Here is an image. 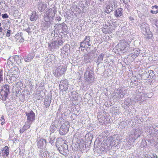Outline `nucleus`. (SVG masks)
Instances as JSON below:
<instances>
[{
  "label": "nucleus",
  "mask_w": 158,
  "mask_h": 158,
  "mask_svg": "<svg viewBox=\"0 0 158 158\" xmlns=\"http://www.w3.org/2000/svg\"><path fill=\"white\" fill-rule=\"evenodd\" d=\"M56 13L55 8L47 9L44 16V26L46 28L49 27L53 24L54 18Z\"/></svg>",
  "instance_id": "1"
},
{
  "label": "nucleus",
  "mask_w": 158,
  "mask_h": 158,
  "mask_svg": "<svg viewBox=\"0 0 158 158\" xmlns=\"http://www.w3.org/2000/svg\"><path fill=\"white\" fill-rule=\"evenodd\" d=\"M140 27L146 39L148 40L152 38V35L149 31V25L148 24L143 23L140 25Z\"/></svg>",
  "instance_id": "2"
},
{
  "label": "nucleus",
  "mask_w": 158,
  "mask_h": 158,
  "mask_svg": "<svg viewBox=\"0 0 158 158\" xmlns=\"http://www.w3.org/2000/svg\"><path fill=\"white\" fill-rule=\"evenodd\" d=\"M94 71L89 68H87L84 74L85 80L87 82V84H92L94 81Z\"/></svg>",
  "instance_id": "3"
},
{
  "label": "nucleus",
  "mask_w": 158,
  "mask_h": 158,
  "mask_svg": "<svg viewBox=\"0 0 158 158\" xmlns=\"http://www.w3.org/2000/svg\"><path fill=\"white\" fill-rule=\"evenodd\" d=\"M66 68V65L64 64H59L54 71V75L56 77H59L61 76L65 72Z\"/></svg>",
  "instance_id": "4"
},
{
  "label": "nucleus",
  "mask_w": 158,
  "mask_h": 158,
  "mask_svg": "<svg viewBox=\"0 0 158 158\" xmlns=\"http://www.w3.org/2000/svg\"><path fill=\"white\" fill-rule=\"evenodd\" d=\"M9 86L5 85L2 86L0 92V94L2 98L1 99L3 101H6L7 97L8 95L10 94Z\"/></svg>",
  "instance_id": "5"
},
{
  "label": "nucleus",
  "mask_w": 158,
  "mask_h": 158,
  "mask_svg": "<svg viewBox=\"0 0 158 158\" xmlns=\"http://www.w3.org/2000/svg\"><path fill=\"white\" fill-rule=\"evenodd\" d=\"M92 37L89 36H86L83 40L80 43V48H85L90 46L92 44Z\"/></svg>",
  "instance_id": "6"
},
{
  "label": "nucleus",
  "mask_w": 158,
  "mask_h": 158,
  "mask_svg": "<svg viewBox=\"0 0 158 158\" xmlns=\"http://www.w3.org/2000/svg\"><path fill=\"white\" fill-rule=\"evenodd\" d=\"M125 94L124 90L122 88H119L114 91L111 95L116 100H117L122 98Z\"/></svg>",
  "instance_id": "7"
},
{
  "label": "nucleus",
  "mask_w": 158,
  "mask_h": 158,
  "mask_svg": "<svg viewBox=\"0 0 158 158\" xmlns=\"http://www.w3.org/2000/svg\"><path fill=\"white\" fill-rule=\"evenodd\" d=\"M69 122H65L63 123L60 128L59 132L61 135H64L67 133L69 127Z\"/></svg>",
  "instance_id": "8"
},
{
  "label": "nucleus",
  "mask_w": 158,
  "mask_h": 158,
  "mask_svg": "<svg viewBox=\"0 0 158 158\" xmlns=\"http://www.w3.org/2000/svg\"><path fill=\"white\" fill-rule=\"evenodd\" d=\"M117 46L121 51L124 52L127 51L128 48L129 46V45L125 40H122L118 43Z\"/></svg>",
  "instance_id": "9"
},
{
  "label": "nucleus",
  "mask_w": 158,
  "mask_h": 158,
  "mask_svg": "<svg viewBox=\"0 0 158 158\" xmlns=\"http://www.w3.org/2000/svg\"><path fill=\"white\" fill-rule=\"evenodd\" d=\"M68 148V145L65 143L59 147L58 148V149L60 153L66 156L69 153Z\"/></svg>",
  "instance_id": "10"
},
{
  "label": "nucleus",
  "mask_w": 158,
  "mask_h": 158,
  "mask_svg": "<svg viewBox=\"0 0 158 158\" xmlns=\"http://www.w3.org/2000/svg\"><path fill=\"white\" fill-rule=\"evenodd\" d=\"M25 113L27 117V121L32 123L35 120V114L32 110H31L28 112H26Z\"/></svg>",
  "instance_id": "11"
},
{
  "label": "nucleus",
  "mask_w": 158,
  "mask_h": 158,
  "mask_svg": "<svg viewBox=\"0 0 158 158\" xmlns=\"http://www.w3.org/2000/svg\"><path fill=\"white\" fill-rule=\"evenodd\" d=\"M149 128V132L150 134H156L157 133L158 130V123H152L151 126L148 127Z\"/></svg>",
  "instance_id": "12"
},
{
  "label": "nucleus",
  "mask_w": 158,
  "mask_h": 158,
  "mask_svg": "<svg viewBox=\"0 0 158 158\" xmlns=\"http://www.w3.org/2000/svg\"><path fill=\"white\" fill-rule=\"evenodd\" d=\"M68 82L66 79L62 80L60 84V88L61 90L66 91L68 89Z\"/></svg>",
  "instance_id": "13"
},
{
  "label": "nucleus",
  "mask_w": 158,
  "mask_h": 158,
  "mask_svg": "<svg viewBox=\"0 0 158 158\" xmlns=\"http://www.w3.org/2000/svg\"><path fill=\"white\" fill-rule=\"evenodd\" d=\"M129 135L130 137L135 140L140 136L139 130L133 129L130 132Z\"/></svg>",
  "instance_id": "14"
},
{
  "label": "nucleus",
  "mask_w": 158,
  "mask_h": 158,
  "mask_svg": "<svg viewBox=\"0 0 158 158\" xmlns=\"http://www.w3.org/2000/svg\"><path fill=\"white\" fill-rule=\"evenodd\" d=\"M144 94L143 93H139L135 97L134 101H135V103L136 102H138L140 101H141V102H143L145 100L144 97Z\"/></svg>",
  "instance_id": "15"
},
{
  "label": "nucleus",
  "mask_w": 158,
  "mask_h": 158,
  "mask_svg": "<svg viewBox=\"0 0 158 158\" xmlns=\"http://www.w3.org/2000/svg\"><path fill=\"white\" fill-rule=\"evenodd\" d=\"M35 54L33 52H30L27 56L23 57L25 62H31L34 58L35 56Z\"/></svg>",
  "instance_id": "16"
},
{
  "label": "nucleus",
  "mask_w": 158,
  "mask_h": 158,
  "mask_svg": "<svg viewBox=\"0 0 158 158\" xmlns=\"http://www.w3.org/2000/svg\"><path fill=\"white\" fill-rule=\"evenodd\" d=\"M46 144V141L43 139H38L37 140V145L39 148H42Z\"/></svg>",
  "instance_id": "17"
},
{
  "label": "nucleus",
  "mask_w": 158,
  "mask_h": 158,
  "mask_svg": "<svg viewBox=\"0 0 158 158\" xmlns=\"http://www.w3.org/2000/svg\"><path fill=\"white\" fill-rule=\"evenodd\" d=\"M47 7V5L44 2H39L37 4V8L39 11L40 12L43 11Z\"/></svg>",
  "instance_id": "18"
},
{
  "label": "nucleus",
  "mask_w": 158,
  "mask_h": 158,
  "mask_svg": "<svg viewBox=\"0 0 158 158\" xmlns=\"http://www.w3.org/2000/svg\"><path fill=\"white\" fill-rule=\"evenodd\" d=\"M115 2L114 1L110 3L109 5H108L105 10V12L108 13L112 11L113 10V7L115 6Z\"/></svg>",
  "instance_id": "19"
},
{
  "label": "nucleus",
  "mask_w": 158,
  "mask_h": 158,
  "mask_svg": "<svg viewBox=\"0 0 158 158\" xmlns=\"http://www.w3.org/2000/svg\"><path fill=\"white\" fill-rule=\"evenodd\" d=\"M123 9L121 8H118L114 12V16L117 18L123 15Z\"/></svg>",
  "instance_id": "20"
},
{
  "label": "nucleus",
  "mask_w": 158,
  "mask_h": 158,
  "mask_svg": "<svg viewBox=\"0 0 158 158\" xmlns=\"http://www.w3.org/2000/svg\"><path fill=\"white\" fill-rule=\"evenodd\" d=\"M9 148L7 146H6L2 149V152L1 154L4 158L7 157L9 155Z\"/></svg>",
  "instance_id": "21"
},
{
  "label": "nucleus",
  "mask_w": 158,
  "mask_h": 158,
  "mask_svg": "<svg viewBox=\"0 0 158 158\" xmlns=\"http://www.w3.org/2000/svg\"><path fill=\"white\" fill-rule=\"evenodd\" d=\"M12 75H15L16 77H18L19 75V69L17 66H14L11 68Z\"/></svg>",
  "instance_id": "22"
},
{
  "label": "nucleus",
  "mask_w": 158,
  "mask_h": 158,
  "mask_svg": "<svg viewBox=\"0 0 158 158\" xmlns=\"http://www.w3.org/2000/svg\"><path fill=\"white\" fill-rule=\"evenodd\" d=\"M105 56V54L103 53L101 54L98 56L97 59L95 60V62L98 65H99L100 63H102V61Z\"/></svg>",
  "instance_id": "23"
},
{
  "label": "nucleus",
  "mask_w": 158,
  "mask_h": 158,
  "mask_svg": "<svg viewBox=\"0 0 158 158\" xmlns=\"http://www.w3.org/2000/svg\"><path fill=\"white\" fill-rule=\"evenodd\" d=\"M18 77H16L15 75H12L10 74L9 76H7L6 79L7 80L8 82L9 83H11L15 81Z\"/></svg>",
  "instance_id": "24"
},
{
  "label": "nucleus",
  "mask_w": 158,
  "mask_h": 158,
  "mask_svg": "<svg viewBox=\"0 0 158 158\" xmlns=\"http://www.w3.org/2000/svg\"><path fill=\"white\" fill-rule=\"evenodd\" d=\"M124 104L127 106L134 105L135 104V101L132 100L130 98H127L125 99Z\"/></svg>",
  "instance_id": "25"
},
{
  "label": "nucleus",
  "mask_w": 158,
  "mask_h": 158,
  "mask_svg": "<svg viewBox=\"0 0 158 158\" xmlns=\"http://www.w3.org/2000/svg\"><path fill=\"white\" fill-rule=\"evenodd\" d=\"M57 25L58 27H61L62 28V31L64 32H67L68 30V27L64 23H63L61 24H56V25L54 26V27H56V26Z\"/></svg>",
  "instance_id": "26"
},
{
  "label": "nucleus",
  "mask_w": 158,
  "mask_h": 158,
  "mask_svg": "<svg viewBox=\"0 0 158 158\" xmlns=\"http://www.w3.org/2000/svg\"><path fill=\"white\" fill-rule=\"evenodd\" d=\"M62 40H60L58 41H55L53 42H52V44H50L49 45V46L51 47H52L54 48H56V47L55 46L56 45H61L62 44Z\"/></svg>",
  "instance_id": "27"
},
{
  "label": "nucleus",
  "mask_w": 158,
  "mask_h": 158,
  "mask_svg": "<svg viewBox=\"0 0 158 158\" xmlns=\"http://www.w3.org/2000/svg\"><path fill=\"white\" fill-rule=\"evenodd\" d=\"M39 156L40 158H49L47 156V152L43 151L42 149L39 150Z\"/></svg>",
  "instance_id": "28"
},
{
  "label": "nucleus",
  "mask_w": 158,
  "mask_h": 158,
  "mask_svg": "<svg viewBox=\"0 0 158 158\" xmlns=\"http://www.w3.org/2000/svg\"><path fill=\"white\" fill-rule=\"evenodd\" d=\"M57 127L58 125L56 124V123H53L50 126V131L52 133H54L57 130Z\"/></svg>",
  "instance_id": "29"
},
{
  "label": "nucleus",
  "mask_w": 158,
  "mask_h": 158,
  "mask_svg": "<svg viewBox=\"0 0 158 158\" xmlns=\"http://www.w3.org/2000/svg\"><path fill=\"white\" fill-rule=\"evenodd\" d=\"M38 17L36 12L35 11H32L30 17V20L31 21H33L36 20L37 19Z\"/></svg>",
  "instance_id": "30"
},
{
  "label": "nucleus",
  "mask_w": 158,
  "mask_h": 158,
  "mask_svg": "<svg viewBox=\"0 0 158 158\" xmlns=\"http://www.w3.org/2000/svg\"><path fill=\"white\" fill-rule=\"evenodd\" d=\"M140 50L139 48H134L131 52L132 56L134 55L135 57H137L140 53Z\"/></svg>",
  "instance_id": "31"
},
{
  "label": "nucleus",
  "mask_w": 158,
  "mask_h": 158,
  "mask_svg": "<svg viewBox=\"0 0 158 158\" xmlns=\"http://www.w3.org/2000/svg\"><path fill=\"white\" fill-rule=\"evenodd\" d=\"M107 141L108 142L109 144L111 146H114L116 144L115 141L113 139L112 137L108 138Z\"/></svg>",
  "instance_id": "32"
},
{
  "label": "nucleus",
  "mask_w": 158,
  "mask_h": 158,
  "mask_svg": "<svg viewBox=\"0 0 158 158\" xmlns=\"http://www.w3.org/2000/svg\"><path fill=\"white\" fill-rule=\"evenodd\" d=\"M150 77H152L153 78V77L155 75V73L152 70H149L148 71V72H146V73H144V75H147V76L148 77V75Z\"/></svg>",
  "instance_id": "33"
},
{
  "label": "nucleus",
  "mask_w": 158,
  "mask_h": 158,
  "mask_svg": "<svg viewBox=\"0 0 158 158\" xmlns=\"http://www.w3.org/2000/svg\"><path fill=\"white\" fill-rule=\"evenodd\" d=\"M69 49V48L68 47L64 46L62 48L61 50V53L62 54H65V55H66V53H67V55L68 53Z\"/></svg>",
  "instance_id": "34"
},
{
  "label": "nucleus",
  "mask_w": 158,
  "mask_h": 158,
  "mask_svg": "<svg viewBox=\"0 0 158 158\" xmlns=\"http://www.w3.org/2000/svg\"><path fill=\"white\" fill-rule=\"evenodd\" d=\"M84 59L85 63H88L91 60L89 56L87 54L84 55Z\"/></svg>",
  "instance_id": "35"
},
{
  "label": "nucleus",
  "mask_w": 158,
  "mask_h": 158,
  "mask_svg": "<svg viewBox=\"0 0 158 158\" xmlns=\"http://www.w3.org/2000/svg\"><path fill=\"white\" fill-rule=\"evenodd\" d=\"M32 123H30L27 121L26 122L25 124L24 125L23 127L25 129V130H27L30 127Z\"/></svg>",
  "instance_id": "36"
},
{
  "label": "nucleus",
  "mask_w": 158,
  "mask_h": 158,
  "mask_svg": "<svg viewBox=\"0 0 158 158\" xmlns=\"http://www.w3.org/2000/svg\"><path fill=\"white\" fill-rule=\"evenodd\" d=\"M120 2L122 3L125 5L126 6L127 8L129 7L130 5L128 4V3L130 2V0H120Z\"/></svg>",
  "instance_id": "37"
},
{
  "label": "nucleus",
  "mask_w": 158,
  "mask_h": 158,
  "mask_svg": "<svg viewBox=\"0 0 158 158\" xmlns=\"http://www.w3.org/2000/svg\"><path fill=\"white\" fill-rule=\"evenodd\" d=\"M23 33L22 32L18 33L15 35V38L17 40H19L21 37L23 36Z\"/></svg>",
  "instance_id": "38"
},
{
  "label": "nucleus",
  "mask_w": 158,
  "mask_h": 158,
  "mask_svg": "<svg viewBox=\"0 0 158 158\" xmlns=\"http://www.w3.org/2000/svg\"><path fill=\"white\" fill-rule=\"evenodd\" d=\"M10 58L7 60L6 66L7 67H8L9 68H10L13 64V62L9 59Z\"/></svg>",
  "instance_id": "39"
},
{
  "label": "nucleus",
  "mask_w": 158,
  "mask_h": 158,
  "mask_svg": "<svg viewBox=\"0 0 158 158\" xmlns=\"http://www.w3.org/2000/svg\"><path fill=\"white\" fill-rule=\"evenodd\" d=\"M147 145V144L146 141L144 139L142 140V141L141 143V146L144 147H146Z\"/></svg>",
  "instance_id": "40"
},
{
  "label": "nucleus",
  "mask_w": 158,
  "mask_h": 158,
  "mask_svg": "<svg viewBox=\"0 0 158 158\" xmlns=\"http://www.w3.org/2000/svg\"><path fill=\"white\" fill-rule=\"evenodd\" d=\"M101 144V143L100 142H96L95 141L94 142V146L95 148H99V147L100 146V145Z\"/></svg>",
  "instance_id": "41"
},
{
  "label": "nucleus",
  "mask_w": 158,
  "mask_h": 158,
  "mask_svg": "<svg viewBox=\"0 0 158 158\" xmlns=\"http://www.w3.org/2000/svg\"><path fill=\"white\" fill-rule=\"evenodd\" d=\"M146 158H157V156L155 154H153L152 156H148L146 155L145 156Z\"/></svg>",
  "instance_id": "42"
},
{
  "label": "nucleus",
  "mask_w": 158,
  "mask_h": 158,
  "mask_svg": "<svg viewBox=\"0 0 158 158\" xmlns=\"http://www.w3.org/2000/svg\"><path fill=\"white\" fill-rule=\"evenodd\" d=\"M51 98L48 96H46L45 97L44 102H48L49 101L51 102Z\"/></svg>",
  "instance_id": "43"
},
{
  "label": "nucleus",
  "mask_w": 158,
  "mask_h": 158,
  "mask_svg": "<svg viewBox=\"0 0 158 158\" xmlns=\"http://www.w3.org/2000/svg\"><path fill=\"white\" fill-rule=\"evenodd\" d=\"M3 80V74L2 71V70H0V82Z\"/></svg>",
  "instance_id": "44"
},
{
  "label": "nucleus",
  "mask_w": 158,
  "mask_h": 158,
  "mask_svg": "<svg viewBox=\"0 0 158 158\" xmlns=\"http://www.w3.org/2000/svg\"><path fill=\"white\" fill-rule=\"evenodd\" d=\"M51 102V101L49 102V101L47 102H44V104L45 106H46V107H49L50 106Z\"/></svg>",
  "instance_id": "45"
},
{
  "label": "nucleus",
  "mask_w": 158,
  "mask_h": 158,
  "mask_svg": "<svg viewBox=\"0 0 158 158\" xmlns=\"http://www.w3.org/2000/svg\"><path fill=\"white\" fill-rule=\"evenodd\" d=\"M2 18L3 19H7L8 18L9 16L7 14L5 13L2 15Z\"/></svg>",
  "instance_id": "46"
},
{
  "label": "nucleus",
  "mask_w": 158,
  "mask_h": 158,
  "mask_svg": "<svg viewBox=\"0 0 158 158\" xmlns=\"http://www.w3.org/2000/svg\"><path fill=\"white\" fill-rule=\"evenodd\" d=\"M11 32V31L9 30H8L7 31L6 34V37H9L10 35V33Z\"/></svg>",
  "instance_id": "47"
},
{
  "label": "nucleus",
  "mask_w": 158,
  "mask_h": 158,
  "mask_svg": "<svg viewBox=\"0 0 158 158\" xmlns=\"http://www.w3.org/2000/svg\"><path fill=\"white\" fill-rule=\"evenodd\" d=\"M14 59L15 61H17L19 60V56H18L16 55L14 57Z\"/></svg>",
  "instance_id": "48"
},
{
  "label": "nucleus",
  "mask_w": 158,
  "mask_h": 158,
  "mask_svg": "<svg viewBox=\"0 0 158 158\" xmlns=\"http://www.w3.org/2000/svg\"><path fill=\"white\" fill-rule=\"evenodd\" d=\"M55 19L58 21H60L61 19V18L59 16H56Z\"/></svg>",
  "instance_id": "49"
},
{
  "label": "nucleus",
  "mask_w": 158,
  "mask_h": 158,
  "mask_svg": "<svg viewBox=\"0 0 158 158\" xmlns=\"http://www.w3.org/2000/svg\"><path fill=\"white\" fill-rule=\"evenodd\" d=\"M81 156V155L79 153H77L75 156V158H79Z\"/></svg>",
  "instance_id": "50"
},
{
  "label": "nucleus",
  "mask_w": 158,
  "mask_h": 158,
  "mask_svg": "<svg viewBox=\"0 0 158 158\" xmlns=\"http://www.w3.org/2000/svg\"><path fill=\"white\" fill-rule=\"evenodd\" d=\"M25 130H25V129L23 127L21 129L19 130V132L20 134H22L23 133L24 131Z\"/></svg>",
  "instance_id": "51"
},
{
  "label": "nucleus",
  "mask_w": 158,
  "mask_h": 158,
  "mask_svg": "<svg viewBox=\"0 0 158 158\" xmlns=\"http://www.w3.org/2000/svg\"><path fill=\"white\" fill-rule=\"evenodd\" d=\"M19 42H24V38L23 37V36L22 37H21L19 39Z\"/></svg>",
  "instance_id": "52"
},
{
  "label": "nucleus",
  "mask_w": 158,
  "mask_h": 158,
  "mask_svg": "<svg viewBox=\"0 0 158 158\" xmlns=\"http://www.w3.org/2000/svg\"><path fill=\"white\" fill-rule=\"evenodd\" d=\"M150 12L152 14H157V13H158V10H157L156 11H153V10H151Z\"/></svg>",
  "instance_id": "53"
},
{
  "label": "nucleus",
  "mask_w": 158,
  "mask_h": 158,
  "mask_svg": "<svg viewBox=\"0 0 158 158\" xmlns=\"http://www.w3.org/2000/svg\"><path fill=\"white\" fill-rule=\"evenodd\" d=\"M26 32H27L28 33L31 32V29L29 27H28L27 29L25 30Z\"/></svg>",
  "instance_id": "54"
},
{
  "label": "nucleus",
  "mask_w": 158,
  "mask_h": 158,
  "mask_svg": "<svg viewBox=\"0 0 158 158\" xmlns=\"http://www.w3.org/2000/svg\"><path fill=\"white\" fill-rule=\"evenodd\" d=\"M155 25L157 27H158V20H156L155 21Z\"/></svg>",
  "instance_id": "55"
},
{
  "label": "nucleus",
  "mask_w": 158,
  "mask_h": 158,
  "mask_svg": "<svg viewBox=\"0 0 158 158\" xmlns=\"http://www.w3.org/2000/svg\"><path fill=\"white\" fill-rule=\"evenodd\" d=\"M49 142L52 145L54 143V141L53 140H51V139H50V140L49 141Z\"/></svg>",
  "instance_id": "56"
},
{
  "label": "nucleus",
  "mask_w": 158,
  "mask_h": 158,
  "mask_svg": "<svg viewBox=\"0 0 158 158\" xmlns=\"http://www.w3.org/2000/svg\"><path fill=\"white\" fill-rule=\"evenodd\" d=\"M129 19L131 21L133 20L134 19V18L133 16H131L129 17Z\"/></svg>",
  "instance_id": "57"
},
{
  "label": "nucleus",
  "mask_w": 158,
  "mask_h": 158,
  "mask_svg": "<svg viewBox=\"0 0 158 158\" xmlns=\"http://www.w3.org/2000/svg\"><path fill=\"white\" fill-rule=\"evenodd\" d=\"M1 124L2 125H3L5 123V120H1Z\"/></svg>",
  "instance_id": "58"
},
{
  "label": "nucleus",
  "mask_w": 158,
  "mask_h": 158,
  "mask_svg": "<svg viewBox=\"0 0 158 158\" xmlns=\"http://www.w3.org/2000/svg\"><path fill=\"white\" fill-rule=\"evenodd\" d=\"M1 119H0V121H1V120H5V119L4 118V116H2L1 117Z\"/></svg>",
  "instance_id": "59"
},
{
  "label": "nucleus",
  "mask_w": 158,
  "mask_h": 158,
  "mask_svg": "<svg viewBox=\"0 0 158 158\" xmlns=\"http://www.w3.org/2000/svg\"><path fill=\"white\" fill-rule=\"evenodd\" d=\"M153 7H154V8H155L156 9H157L158 8V6H156V5H155L154 6H153Z\"/></svg>",
  "instance_id": "60"
},
{
  "label": "nucleus",
  "mask_w": 158,
  "mask_h": 158,
  "mask_svg": "<svg viewBox=\"0 0 158 158\" xmlns=\"http://www.w3.org/2000/svg\"><path fill=\"white\" fill-rule=\"evenodd\" d=\"M3 30L2 28L0 27V32H2Z\"/></svg>",
  "instance_id": "61"
},
{
  "label": "nucleus",
  "mask_w": 158,
  "mask_h": 158,
  "mask_svg": "<svg viewBox=\"0 0 158 158\" xmlns=\"http://www.w3.org/2000/svg\"><path fill=\"white\" fill-rule=\"evenodd\" d=\"M143 76H145L147 78H148L149 77V76H149V75H148V76H147V75H144V74Z\"/></svg>",
  "instance_id": "62"
},
{
  "label": "nucleus",
  "mask_w": 158,
  "mask_h": 158,
  "mask_svg": "<svg viewBox=\"0 0 158 158\" xmlns=\"http://www.w3.org/2000/svg\"><path fill=\"white\" fill-rule=\"evenodd\" d=\"M131 144L129 143H128V144H127V146L129 147H130L131 146Z\"/></svg>",
  "instance_id": "63"
},
{
  "label": "nucleus",
  "mask_w": 158,
  "mask_h": 158,
  "mask_svg": "<svg viewBox=\"0 0 158 158\" xmlns=\"http://www.w3.org/2000/svg\"><path fill=\"white\" fill-rule=\"evenodd\" d=\"M154 81H155L153 79L152 81H151V82L153 83L154 82Z\"/></svg>",
  "instance_id": "64"
}]
</instances>
